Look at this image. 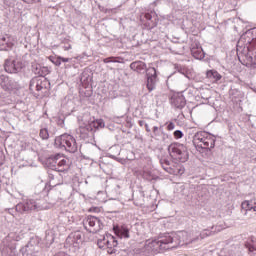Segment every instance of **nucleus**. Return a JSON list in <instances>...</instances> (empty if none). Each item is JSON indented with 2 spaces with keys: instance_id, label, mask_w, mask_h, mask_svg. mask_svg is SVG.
Masks as SVG:
<instances>
[{
  "instance_id": "f257e3e1",
  "label": "nucleus",
  "mask_w": 256,
  "mask_h": 256,
  "mask_svg": "<svg viewBox=\"0 0 256 256\" xmlns=\"http://www.w3.org/2000/svg\"><path fill=\"white\" fill-rule=\"evenodd\" d=\"M175 243V238L171 237V235L166 234L157 239H148L145 241L144 250L147 253H161L163 251H167L169 249H174L177 247Z\"/></svg>"
},
{
  "instance_id": "f03ea898",
  "label": "nucleus",
  "mask_w": 256,
  "mask_h": 256,
  "mask_svg": "<svg viewBox=\"0 0 256 256\" xmlns=\"http://www.w3.org/2000/svg\"><path fill=\"white\" fill-rule=\"evenodd\" d=\"M130 69L136 71V73H145L147 75V89L148 91H154L157 87V70L153 67L147 68V65L143 61H135L130 64Z\"/></svg>"
},
{
  "instance_id": "7ed1b4c3",
  "label": "nucleus",
  "mask_w": 256,
  "mask_h": 256,
  "mask_svg": "<svg viewBox=\"0 0 256 256\" xmlns=\"http://www.w3.org/2000/svg\"><path fill=\"white\" fill-rule=\"evenodd\" d=\"M45 207L43 206V200L28 199L23 202L18 203L13 208H8V213L13 217H16L17 213L23 215V213H30V211H43Z\"/></svg>"
},
{
  "instance_id": "20e7f679",
  "label": "nucleus",
  "mask_w": 256,
  "mask_h": 256,
  "mask_svg": "<svg viewBox=\"0 0 256 256\" xmlns=\"http://www.w3.org/2000/svg\"><path fill=\"white\" fill-rule=\"evenodd\" d=\"M215 136L206 131L197 132L193 137V145L196 149H211L215 148Z\"/></svg>"
},
{
  "instance_id": "39448f33",
  "label": "nucleus",
  "mask_w": 256,
  "mask_h": 256,
  "mask_svg": "<svg viewBox=\"0 0 256 256\" xmlns=\"http://www.w3.org/2000/svg\"><path fill=\"white\" fill-rule=\"evenodd\" d=\"M54 145L59 147V149H65L68 153H77L79 145H77V140L73 135L62 134L55 138Z\"/></svg>"
},
{
  "instance_id": "423d86ee",
  "label": "nucleus",
  "mask_w": 256,
  "mask_h": 256,
  "mask_svg": "<svg viewBox=\"0 0 256 256\" xmlns=\"http://www.w3.org/2000/svg\"><path fill=\"white\" fill-rule=\"evenodd\" d=\"M211 232L209 230H204L200 234L197 233H189L187 231H181L176 234L175 239L178 240V245H189V243H195L200 239H205V237H209Z\"/></svg>"
},
{
  "instance_id": "0eeeda50",
  "label": "nucleus",
  "mask_w": 256,
  "mask_h": 256,
  "mask_svg": "<svg viewBox=\"0 0 256 256\" xmlns=\"http://www.w3.org/2000/svg\"><path fill=\"white\" fill-rule=\"evenodd\" d=\"M237 56L242 65L256 68V55L249 50V46H237Z\"/></svg>"
},
{
  "instance_id": "6e6552de",
  "label": "nucleus",
  "mask_w": 256,
  "mask_h": 256,
  "mask_svg": "<svg viewBox=\"0 0 256 256\" xmlns=\"http://www.w3.org/2000/svg\"><path fill=\"white\" fill-rule=\"evenodd\" d=\"M81 243H83L82 234L79 231L72 232L66 238L64 247L69 249L71 253H77L79 251V247H81Z\"/></svg>"
},
{
  "instance_id": "1a4fd4ad",
  "label": "nucleus",
  "mask_w": 256,
  "mask_h": 256,
  "mask_svg": "<svg viewBox=\"0 0 256 256\" xmlns=\"http://www.w3.org/2000/svg\"><path fill=\"white\" fill-rule=\"evenodd\" d=\"M169 152L174 159H178L182 163H185L189 159V152H187V147L183 144H172L169 146Z\"/></svg>"
},
{
  "instance_id": "9d476101",
  "label": "nucleus",
  "mask_w": 256,
  "mask_h": 256,
  "mask_svg": "<svg viewBox=\"0 0 256 256\" xmlns=\"http://www.w3.org/2000/svg\"><path fill=\"white\" fill-rule=\"evenodd\" d=\"M158 16L155 11L144 12L140 14V25L144 29H153L157 27Z\"/></svg>"
},
{
  "instance_id": "9b49d317",
  "label": "nucleus",
  "mask_w": 256,
  "mask_h": 256,
  "mask_svg": "<svg viewBox=\"0 0 256 256\" xmlns=\"http://www.w3.org/2000/svg\"><path fill=\"white\" fill-rule=\"evenodd\" d=\"M49 85V80L45 77H36L30 81L31 91L35 89L38 93H42V95L47 94V91H49Z\"/></svg>"
},
{
  "instance_id": "f8f14e48",
  "label": "nucleus",
  "mask_w": 256,
  "mask_h": 256,
  "mask_svg": "<svg viewBox=\"0 0 256 256\" xmlns=\"http://www.w3.org/2000/svg\"><path fill=\"white\" fill-rule=\"evenodd\" d=\"M84 229L88 231V233H98L103 229V224H101V220L95 216H88L83 221Z\"/></svg>"
},
{
  "instance_id": "ddd939ff",
  "label": "nucleus",
  "mask_w": 256,
  "mask_h": 256,
  "mask_svg": "<svg viewBox=\"0 0 256 256\" xmlns=\"http://www.w3.org/2000/svg\"><path fill=\"white\" fill-rule=\"evenodd\" d=\"M190 41L192 42L190 44V51L194 59H205V52L201 47V43L195 40V35H192V37H190Z\"/></svg>"
},
{
  "instance_id": "4468645a",
  "label": "nucleus",
  "mask_w": 256,
  "mask_h": 256,
  "mask_svg": "<svg viewBox=\"0 0 256 256\" xmlns=\"http://www.w3.org/2000/svg\"><path fill=\"white\" fill-rule=\"evenodd\" d=\"M23 67V62L11 58L6 59L4 63V69L6 73H19Z\"/></svg>"
},
{
  "instance_id": "2eb2a0df",
  "label": "nucleus",
  "mask_w": 256,
  "mask_h": 256,
  "mask_svg": "<svg viewBox=\"0 0 256 256\" xmlns=\"http://www.w3.org/2000/svg\"><path fill=\"white\" fill-rule=\"evenodd\" d=\"M0 86L4 91L19 89V83L5 75L0 76Z\"/></svg>"
},
{
  "instance_id": "dca6fc26",
  "label": "nucleus",
  "mask_w": 256,
  "mask_h": 256,
  "mask_svg": "<svg viewBox=\"0 0 256 256\" xmlns=\"http://www.w3.org/2000/svg\"><path fill=\"white\" fill-rule=\"evenodd\" d=\"M101 243H103L104 245H106L107 247V251L108 253H110L111 255H113V253H116L117 250L115 249V247H117V245H119V242L117 241L116 238H114L113 235H107L106 237H104L103 241H99L98 245H101Z\"/></svg>"
},
{
  "instance_id": "f3484780",
  "label": "nucleus",
  "mask_w": 256,
  "mask_h": 256,
  "mask_svg": "<svg viewBox=\"0 0 256 256\" xmlns=\"http://www.w3.org/2000/svg\"><path fill=\"white\" fill-rule=\"evenodd\" d=\"M170 103L172 107H175V109H183L185 105H187V100H185V96L183 94H173L170 98Z\"/></svg>"
},
{
  "instance_id": "a211bd4d",
  "label": "nucleus",
  "mask_w": 256,
  "mask_h": 256,
  "mask_svg": "<svg viewBox=\"0 0 256 256\" xmlns=\"http://www.w3.org/2000/svg\"><path fill=\"white\" fill-rule=\"evenodd\" d=\"M2 244L7 249H10V251H15L17 247V237H15V233H10L5 237V239L2 241Z\"/></svg>"
},
{
  "instance_id": "6ab92c4d",
  "label": "nucleus",
  "mask_w": 256,
  "mask_h": 256,
  "mask_svg": "<svg viewBox=\"0 0 256 256\" xmlns=\"http://www.w3.org/2000/svg\"><path fill=\"white\" fill-rule=\"evenodd\" d=\"M58 173H65V171H69V163H67V159L60 154V158H58V165H56V169Z\"/></svg>"
},
{
  "instance_id": "aec40b11",
  "label": "nucleus",
  "mask_w": 256,
  "mask_h": 256,
  "mask_svg": "<svg viewBox=\"0 0 256 256\" xmlns=\"http://www.w3.org/2000/svg\"><path fill=\"white\" fill-rule=\"evenodd\" d=\"M160 164L163 167L164 171H166V173H169L170 175H177V173H179V170L171 168V161H169L167 158H161Z\"/></svg>"
},
{
  "instance_id": "412c9836",
  "label": "nucleus",
  "mask_w": 256,
  "mask_h": 256,
  "mask_svg": "<svg viewBox=\"0 0 256 256\" xmlns=\"http://www.w3.org/2000/svg\"><path fill=\"white\" fill-rule=\"evenodd\" d=\"M80 138L81 139H89L91 135H93V128L90 126V124L86 126H81L79 128Z\"/></svg>"
},
{
  "instance_id": "4be33fe9",
  "label": "nucleus",
  "mask_w": 256,
  "mask_h": 256,
  "mask_svg": "<svg viewBox=\"0 0 256 256\" xmlns=\"http://www.w3.org/2000/svg\"><path fill=\"white\" fill-rule=\"evenodd\" d=\"M114 231L120 239H129V229L127 227L122 226L121 228L116 227L114 228Z\"/></svg>"
},
{
  "instance_id": "5701e85b",
  "label": "nucleus",
  "mask_w": 256,
  "mask_h": 256,
  "mask_svg": "<svg viewBox=\"0 0 256 256\" xmlns=\"http://www.w3.org/2000/svg\"><path fill=\"white\" fill-rule=\"evenodd\" d=\"M207 79H210V81H213V83H217V81H221V74L217 72L216 70H208L206 72Z\"/></svg>"
},
{
  "instance_id": "b1692460",
  "label": "nucleus",
  "mask_w": 256,
  "mask_h": 256,
  "mask_svg": "<svg viewBox=\"0 0 256 256\" xmlns=\"http://www.w3.org/2000/svg\"><path fill=\"white\" fill-rule=\"evenodd\" d=\"M57 157H61V154L52 155L46 160V166L52 171L57 169V165H55V159H57Z\"/></svg>"
},
{
  "instance_id": "393cba45",
  "label": "nucleus",
  "mask_w": 256,
  "mask_h": 256,
  "mask_svg": "<svg viewBox=\"0 0 256 256\" xmlns=\"http://www.w3.org/2000/svg\"><path fill=\"white\" fill-rule=\"evenodd\" d=\"M255 203L253 201H244L242 202V211H244V215H247V211H255L256 212V206H254Z\"/></svg>"
},
{
  "instance_id": "a878e982",
  "label": "nucleus",
  "mask_w": 256,
  "mask_h": 256,
  "mask_svg": "<svg viewBox=\"0 0 256 256\" xmlns=\"http://www.w3.org/2000/svg\"><path fill=\"white\" fill-rule=\"evenodd\" d=\"M89 125L92 131H94V129H103V127H105V121H103V119H97L92 121Z\"/></svg>"
},
{
  "instance_id": "bb28decb",
  "label": "nucleus",
  "mask_w": 256,
  "mask_h": 256,
  "mask_svg": "<svg viewBox=\"0 0 256 256\" xmlns=\"http://www.w3.org/2000/svg\"><path fill=\"white\" fill-rule=\"evenodd\" d=\"M245 246L247 247L248 251H250V253H253L254 251H256V242L254 241L253 238H250Z\"/></svg>"
},
{
  "instance_id": "cd10ccee",
  "label": "nucleus",
  "mask_w": 256,
  "mask_h": 256,
  "mask_svg": "<svg viewBox=\"0 0 256 256\" xmlns=\"http://www.w3.org/2000/svg\"><path fill=\"white\" fill-rule=\"evenodd\" d=\"M61 42L64 44V46H63L64 51H69V50L72 49V47H71V38L70 37L62 38Z\"/></svg>"
},
{
  "instance_id": "c85d7f7f",
  "label": "nucleus",
  "mask_w": 256,
  "mask_h": 256,
  "mask_svg": "<svg viewBox=\"0 0 256 256\" xmlns=\"http://www.w3.org/2000/svg\"><path fill=\"white\" fill-rule=\"evenodd\" d=\"M152 131H153L152 137H154V139H157V137H161V133H163V128L154 126Z\"/></svg>"
},
{
  "instance_id": "c756f323",
  "label": "nucleus",
  "mask_w": 256,
  "mask_h": 256,
  "mask_svg": "<svg viewBox=\"0 0 256 256\" xmlns=\"http://www.w3.org/2000/svg\"><path fill=\"white\" fill-rule=\"evenodd\" d=\"M39 135L43 141H47V139H49V130L47 128H42Z\"/></svg>"
},
{
  "instance_id": "7c9ffc66",
  "label": "nucleus",
  "mask_w": 256,
  "mask_h": 256,
  "mask_svg": "<svg viewBox=\"0 0 256 256\" xmlns=\"http://www.w3.org/2000/svg\"><path fill=\"white\" fill-rule=\"evenodd\" d=\"M49 59L51 63L56 65V67H61V56H58V57L50 56Z\"/></svg>"
},
{
  "instance_id": "2f4dec72",
  "label": "nucleus",
  "mask_w": 256,
  "mask_h": 256,
  "mask_svg": "<svg viewBox=\"0 0 256 256\" xmlns=\"http://www.w3.org/2000/svg\"><path fill=\"white\" fill-rule=\"evenodd\" d=\"M103 63H119V61L115 57H108L103 60Z\"/></svg>"
},
{
  "instance_id": "473e14b6",
  "label": "nucleus",
  "mask_w": 256,
  "mask_h": 256,
  "mask_svg": "<svg viewBox=\"0 0 256 256\" xmlns=\"http://www.w3.org/2000/svg\"><path fill=\"white\" fill-rule=\"evenodd\" d=\"M144 179H147L148 181H153L155 179V176L151 174V172H144Z\"/></svg>"
},
{
  "instance_id": "72a5a7b5",
  "label": "nucleus",
  "mask_w": 256,
  "mask_h": 256,
  "mask_svg": "<svg viewBox=\"0 0 256 256\" xmlns=\"http://www.w3.org/2000/svg\"><path fill=\"white\" fill-rule=\"evenodd\" d=\"M27 247V252L29 253V251L31 252V255L35 256L37 255V253H39V250L35 249V247L31 246L32 248L29 247V245L26 246Z\"/></svg>"
},
{
  "instance_id": "f704fd0d",
  "label": "nucleus",
  "mask_w": 256,
  "mask_h": 256,
  "mask_svg": "<svg viewBox=\"0 0 256 256\" xmlns=\"http://www.w3.org/2000/svg\"><path fill=\"white\" fill-rule=\"evenodd\" d=\"M175 139H181L183 137V132L181 130H176L174 132Z\"/></svg>"
},
{
  "instance_id": "c9c22d12",
  "label": "nucleus",
  "mask_w": 256,
  "mask_h": 256,
  "mask_svg": "<svg viewBox=\"0 0 256 256\" xmlns=\"http://www.w3.org/2000/svg\"><path fill=\"white\" fill-rule=\"evenodd\" d=\"M168 39H170V41H172L173 43H179V37H176L175 39H173V34H168L167 35Z\"/></svg>"
},
{
  "instance_id": "e433bc0d",
  "label": "nucleus",
  "mask_w": 256,
  "mask_h": 256,
  "mask_svg": "<svg viewBox=\"0 0 256 256\" xmlns=\"http://www.w3.org/2000/svg\"><path fill=\"white\" fill-rule=\"evenodd\" d=\"M0 45H7V37L2 35L0 36Z\"/></svg>"
},
{
  "instance_id": "4c0bfd02",
  "label": "nucleus",
  "mask_w": 256,
  "mask_h": 256,
  "mask_svg": "<svg viewBox=\"0 0 256 256\" xmlns=\"http://www.w3.org/2000/svg\"><path fill=\"white\" fill-rule=\"evenodd\" d=\"M5 163V154H3V151L0 150V166Z\"/></svg>"
},
{
  "instance_id": "58836bf2",
  "label": "nucleus",
  "mask_w": 256,
  "mask_h": 256,
  "mask_svg": "<svg viewBox=\"0 0 256 256\" xmlns=\"http://www.w3.org/2000/svg\"><path fill=\"white\" fill-rule=\"evenodd\" d=\"M167 129L168 131H173V129H175V123L169 122L167 125Z\"/></svg>"
},
{
  "instance_id": "ea45409f",
  "label": "nucleus",
  "mask_w": 256,
  "mask_h": 256,
  "mask_svg": "<svg viewBox=\"0 0 256 256\" xmlns=\"http://www.w3.org/2000/svg\"><path fill=\"white\" fill-rule=\"evenodd\" d=\"M22 1L28 4L41 3V0H22Z\"/></svg>"
},
{
  "instance_id": "a19ab883",
  "label": "nucleus",
  "mask_w": 256,
  "mask_h": 256,
  "mask_svg": "<svg viewBox=\"0 0 256 256\" xmlns=\"http://www.w3.org/2000/svg\"><path fill=\"white\" fill-rule=\"evenodd\" d=\"M72 61H73V59H71V58L61 57V63H71Z\"/></svg>"
},
{
  "instance_id": "79ce46f5",
  "label": "nucleus",
  "mask_w": 256,
  "mask_h": 256,
  "mask_svg": "<svg viewBox=\"0 0 256 256\" xmlns=\"http://www.w3.org/2000/svg\"><path fill=\"white\" fill-rule=\"evenodd\" d=\"M34 73L36 74V75H45V73H43V72H41V70L39 69V67H37L36 66V69L34 70Z\"/></svg>"
},
{
  "instance_id": "37998d69",
  "label": "nucleus",
  "mask_w": 256,
  "mask_h": 256,
  "mask_svg": "<svg viewBox=\"0 0 256 256\" xmlns=\"http://www.w3.org/2000/svg\"><path fill=\"white\" fill-rule=\"evenodd\" d=\"M138 124L140 125V127H143V126H145L147 124V122L144 121V120H139Z\"/></svg>"
},
{
  "instance_id": "c03bdc74",
  "label": "nucleus",
  "mask_w": 256,
  "mask_h": 256,
  "mask_svg": "<svg viewBox=\"0 0 256 256\" xmlns=\"http://www.w3.org/2000/svg\"><path fill=\"white\" fill-rule=\"evenodd\" d=\"M243 39H247V34H242V35L240 36V40H239L238 43H241V41H243Z\"/></svg>"
},
{
  "instance_id": "a18cd8bd",
  "label": "nucleus",
  "mask_w": 256,
  "mask_h": 256,
  "mask_svg": "<svg viewBox=\"0 0 256 256\" xmlns=\"http://www.w3.org/2000/svg\"><path fill=\"white\" fill-rule=\"evenodd\" d=\"M144 127H145L147 133H151V128H149V124L146 123V124L144 125Z\"/></svg>"
},
{
  "instance_id": "49530a36",
  "label": "nucleus",
  "mask_w": 256,
  "mask_h": 256,
  "mask_svg": "<svg viewBox=\"0 0 256 256\" xmlns=\"http://www.w3.org/2000/svg\"><path fill=\"white\" fill-rule=\"evenodd\" d=\"M55 256H69L65 252H58Z\"/></svg>"
},
{
  "instance_id": "de8ad7c7",
  "label": "nucleus",
  "mask_w": 256,
  "mask_h": 256,
  "mask_svg": "<svg viewBox=\"0 0 256 256\" xmlns=\"http://www.w3.org/2000/svg\"><path fill=\"white\" fill-rule=\"evenodd\" d=\"M59 159H61V156L56 157V159L54 160L55 165H59Z\"/></svg>"
},
{
  "instance_id": "09e8293b",
  "label": "nucleus",
  "mask_w": 256,
  "mask_h": 256,
  "mask_svg": "<svg viewBox=\"0 0 256 256\" xmlns=\"http://www.w3.org/2000/svg\"><path fill=\"white\" fill-rule=\"evenodd\" d=\"M253 41V39L249 38L248 40H245L246 45H250V43Z\"/></svg>"
},
{
  "instance_id": "8fccbe9b",
  "label": "nucleus",
  "mask_w": 256,
  "mask_h": 256,
  "mask_svg": "<svg viewBox=\"0 0 256 256\" xmlns=\"http://www.w3.org/2000/svg\"><path fill=\"white\" fill-rule=\"evenodd\" d=\"M71 67H73V64H66L65 65V69H71Z\"/></svg>"
},
{
  "instance_id": "3c124183",
  "label": "nucleus",
  "mask_w": 256,
  "mask_h": 256,
  "mask_svg": "<svg viewBox=\"0 0 256 256\" xmlns=\"http://www.w3.org/2000/svg\"><path fill=\"white\" fill-rule=\"evenodd\" d=\"M235 93H240V92L237 91V90H232V91L230 92V95H235Z\"/></svg>"
},
{
  "instance_id": "603ef678",
  "label": "nucleus",
  "mask_w": 256,
  "mask_h": 256,
  "mask_svg": "<svg viewBox=\"0 0 256 256\" xmlns=\"http://www.w3.org/2000/svg\"><path fill=\"white\" fill-rule=\"evenodd\" d=\"M42 69H43V71H48L46 67H44V68H42Z\"/></svg>"
},
{
  "instance_id": "864d4df0",
  "label": "nucleus",
  "mask_w": 256,
  "mask_h": 256,
  "mask_svg": "<svg viewBox=\"0 0 256 256\" xmlns=\"http://www.w3.org/2000/svg\"><path fill=\"white\" fill-rule=\"evenodd\" d=\"M253 203H255V204H254V207H256V201H253Z\"/></svg>"
}]
</instances>
